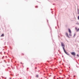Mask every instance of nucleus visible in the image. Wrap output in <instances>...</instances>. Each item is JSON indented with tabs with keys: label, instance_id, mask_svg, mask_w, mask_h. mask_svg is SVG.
<instances>
[{
	"label": "nucleus",
	"instance_id": "6e6552de",
	"mask_svg": "<svg viewBox=\"0 0 79 79\" xmlns=\"http://www.w3.org/2000/svg\"><path fill=\"white\" fill-rule=\"evenodd\" d=\"M77 56H78V57H79V55L77 54Z\"/></svg>",
	"mask_w": 79,
	"mask_h": 79
},
{
	"label": "nucleus",
	"instance_id": "9b49d317",
	"mask_svg": "<svg viewBox=\"0 0 79 79\" xmlns=\"http://www.w3.org/2000/svg\"><path fill=\"white\" fill-rule=\"evenodd\" d=\"M37 77H38V75H37Z\"/></svg>",
	"mask_w": 79,
	"mask_h": 79
},
{
	"label": "nucleus",
	"instance_id": "7ed1b4c3",
	"mask_svg": "<svg viewBox=\"0 0 79 79\" xmlns=\"http://www.w3.org/2000/svg\"><path fill=\"white\" fill-rule=\"evenodd\" d=\"M65 35L66 36V37H67L68 38H69V37L68 35V33H66Z\"/></svg>",
	"mask_w": 79,
	"mask_h": 79
},
{
	"label": "nucleus",
	"instance_id": "1a4fd4ad",
	"mask_svg": "<svg viewBox=\"0 0 79 79\" xmlns=\"http://www.w3.org/2000/svg\"><path fill=\"white\" fill-rule=\"evenodd\" d=\"M78 20L79 19V16L78 17Z\"/></svg>",
	"mask_w": 79,
	"mask_h": 79
},
{
	"label": "nucleus",
	"instance_id": "f8f14e48",
	"mask_svg": "<svg viewBox=\"0 0 79 79\" xmlns=\"http://www.w3.org/2000/svg\"><path fill=\"white\" fill-rule=\"evenodd\" d=\"M73 77H75V76L74 75V76H73Z\"/></svg>",
	"mask_w": 79,
	"mask_h": 79
},
{
	"label": "nucleus",
	"instance_id": "9d476101",
	"mask_svg": "<svg viewBox=\"0 0 79 79\" xmlns=\"http://www.w3.org/2000/svg\"><path fill=\"white\" fill-rule=\"evenodd\" d=\"M75 29H76H76H77V28H76Z\"/></svg>",
	"mask_w": 79,
	"mask_h": 79
},
{
	"label": "nucleus",
	"instance_id": "39448f33",
	"mask_svg": "<svg viewBox=\"0 0 79 79\" xmlns=\"http://www.w3.org/2000/svg\"><path fill=\"white\" fill-rule=\"evenodd\" d=\"M4 36V34H2L1 35V37H3Z\"/></svg>",
	"mask_w": 79,
	"mask_h": 79
},
{
	"label": "nucleus",
	"instance_id": "423d86ee",
	"mask_svg": "<svg viewBox=\"0 0 79 79\" xmlns=\"http://www.w3.org/2000/svg\"><path fill=\"white\" fill-rule=\"evenodd\" d=\"M69 35L70 36H72V35H71V33H70L69 34Z\"/></svg>",
	"mask_w": 79,
	"mask_h": 79
},
{
	"label": "nucleus",
	"instance_id": "f257e3e1",
	"mask_svg": "<svg viewBox=\"0 0 79 79\" xmlns=\"http://www.w3.org/2000/svg\"><path fill=\"white\" fill-rule=\"evenodd\" d=\"M61 45L62 47L63 48L65 53H66V54L67 55H69V54L66 52V50H65V49H64V47H65V46L64 45V43H63V42L61 43Z\"/></svg>",
	"mask_w": 79,
	"mask_h": 79
},
{
	"label": "nucleus",
	"instance_id": "f03ea898",
	"mask_svg": "<svg viewBox=\"0 0 79 79\" xmlns=\"http://www.w3.org/2000/svg\"><path fill=\"white\" fill-rule=\"evenodd\" d=\"M71 55L73 56H76V53L74 52H73L71 53Z\"/></svg>",
	"mask_w": 79,
	"mask_h": 79
},
{
	"label": "nucleus",
	"instance_id": "0eeeda50",
	"mask_svg": "<svg viewBox=\"0 0 79 79\" xmlns=\"http://www.w3.org/2000/svg\"><path fill=\"white\" fill-rule=\"evenodd\" d=\"M79 31V28H78L77 30V32H78Z\"/></svg>",
	"mask_w": 79,
	"mask_h": 79
},
{
	"label": "nucleus",
	"instance_id": "20e7f679",
	"mask_svg": "<svg viewBox=\"0 0 79 79\" xmlns=\"http://www.w3.org/2000/svg\"><path fill=\"white\" fill-rule=\"evenodd\" d=\"M69 33H70V34H71V29H70L69 28Z\"/></svg>",
	"mask_w": 79,
	"mask_h": 79
}]
</instances>
